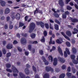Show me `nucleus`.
<instances>
[{"mask_svg":"<svg viewBox=\"0 0 78 78\" xmlns=\"http://www.w3.org/2000/svg\"><path fill=\"white\" fill-rule=\"evenodd\" d=\"M36 28V24L33 22L31 23L29 26V32L31 33L33 30H34Z\"/></svg>","mask_w":78,"mask_h":78,"instance_id":"1","label":"nucleus"},{"mask_svg":"<svg viewBox=\"0 0 78 78\" xmlns=\"http://www.w3.org/2000/svg\"><path fill=\"white\" fill-rule=\"evenodd\" d=\"M26 67L27 68L25 69L24 72H25V73H26V75H28L29 74H30V71L28 69L30 68V65L28 64H27L26 65Z\"/></svg>","mask_w":78,"mask_h":78,"instance_id":"2","label":"nucleus"},{"mask_svg":"<svg viewBox=\"0 0 78 78\" xmlns=\"http://www.w3.org/2000/svg\"><path fill=\"white\" fill-rule=\"evenodd\" d=\"M66 51H64V56L65 58H67V54L69 55H70V52L67 48H66Z\"/></svg>","mask_w":78,"mask_h":78,"instance_id":"3","label":"nucleus"},{"mask_svg":"<svg viewBox=\"0 0 78 78\" xmlns=\"http://www.w3.org/2000/svg\"><path fill=\"white\" fill-rule=\"evenodd\" d=\"M36 24L37 25H40L41 27L43 28H44V26H45V25L44 24V23L42 21H37L36 22Z\"/></svg>","mask_w":78,"mask_h":78,"instance_id":"4","label":"nucleus"},{"mask_svg":"<svg viewBox=\"0 0 78 78\" xmlns=\"http://www.w3.org/2000/svg\"><path fill=\"white\" fill-rule=\"evenodd\" d=\"M12 72L15 73H19V71L14 66H12Z\"/></svg>","mask_w":78,"mask_h":78,"instance_id":"5","label":"nucleus"},{"mask_svg":"<svg viewBox=\"0 0 78 78\" xmlns=\"http://www.w3.org/2000/svg\"><path fill=\"white\" fill-rule=\"evenodd\" d=\"M21 43L23 45H25L27 44V40L24 38H22L21 39Z\"/></svg>","mask_w":78,"mask_h":78,"instance_id":"6","label":"nucleus"},{"mask_svg":"<svg viewBox=\"0 0 78 78\" xmlns=\"http://www.w3.org/2000/svg\"><path fill=\"white\" fill-rule=\"evenodd\" d=\"M41 59L43 60V62H44L45 65H48L49 63L47 61L46 59H45V57L44 56H42Z\"/></svg>","mask_w":78,"mask_h":78,"instance_id":"7","label":"nucleus"},{"mask_svg":"<svg viewBox=\"0 0 78 78\" xmlns=\"http://www.w3.org/2000/svg\"><path fill=\"white\" fill-rule=\"evenodd\" d=\"M45 69L47 72H53V69L50 66H46L45 68Z\"/></svg>","mask_w":78,"mask_h":78,"instance_id":"8","label":"nucleus"},{"mask_svg":"<svg viewBox=\"0 0 78 78\" xmlns=\"http://www.w3.org/2000/svg\"><path fill=\"white\" fill-rule=\"evenodd\" d=\"M58 4L61 7H63L64 6V3L63 0H59Z\"/></svg>","mask_w":78,"mask_h":78,"instance_id":"9","label":"nucleus"},{"mask_svg":"<svg viewBox=\"0 0 78 78\" xmlns=\"http://www.w3.org/2000/svg\"><path fill=\"white\" fill-rule=\"evenodd\" d=\"M39 13L40 14H42V11L41 10H38V9H37V8H36V9L34 11V15L36 14H37V13Z\"/></svg>","mask_w":78,"mask_h":78,"instance_id":"10","label":"nucleus"},{"mask_svg":"<svg viewBox=\"0 0 78 78\" xmlns=\"http://www.w3.org/2000/svg\"><path fill=\"white\" fill-rule=\"evenodd\" d=\"M6 47L7 49H11V48H12L13 47L12 44L9 43L7 45Z\"/></svg>","mask_w":78,"mask_h":78,"instance_id":"11","label":"nucleus"},{"mask_svg":"<svg viewBox=\"0 0 78 78\" xmlns=\"http://www.w3.org/2000/svg\"><path fill=\"white\" fill-rule=\"evenodd\" d=\"M19 75L22 78H30V77L28 76H27L26 77L21 72H20L19 73Z\"/></svg>","mask_w":78,"mask_h":78,"instance_id":"12","label":"nucleus"},{"mask_svg":"<svg viewBox=\"0 0 78 78\" xmlns=\"http://www.w3.org/2000/svg\"><path fill=\"white\" fill-rule=\"evenodd\" d=\"M61 34H62V36H64L66 39H67L68 41H70V39L69 37H67V36L65 34L64 32H61Z\"/></svg>","mask_w":78,"mask_h":78,"instance_id":"13","label":"nucleus"},{"mask_svg":"<svg viewBox=\"0 0 78 78\" xmlns=\"http://www.w3.org/2000/svg\"><path fill=\"white\" fill-rule=\"evenodd\" d=\"M58 59L59 61H60V62H61L62 63H64V62H65L66 61V60H65L64 58H62L61 57H59L58 58Z\"/></svg>","mask_w":78,"mask_h":78,"instance_id":"14","label":"nucleus"},{"mask_svg":"<svg viewBox=\"0 0 78 78\" xmlns=\"http://www.w3.org/2000/svg\"><path fill=\"white\" fill-rule=\"evenodd\" d=\"M58 52L60 55H61L62 56H63V53H62V51L61 50V48L59 47L58 48Z\"/></svg>","mask_w":78,"mask_h":78,"instance_id":"15","label":"nucleus"},{"mask_svg":"<svg viewBox=\"0 0 78 78\" xmlns=\"http://www.w3.org/2000/svg\"><path fill=\"white\" fill-rule=\"evenodd\" d=\"M66 34L67 36H68L69 37H71L72 36V33H71V32L69 30H67L66 32Z\"/></svg>","mask_w":78,"mask_h":78,"instance_id":"16","label":"nucleus"},{"mask_svg":"<svg viewBox=\"0 0 78 78\" xmlns=\"http://www.w3.org/2000/svg\"><path fill=\"white\" fill-rule=\"evenodd\" d=\"M57 62H58V61L57 60V58H55L54 59V66H56L57 65Z\"/></svg>","mask_w":78,"mask_h":78,"instance_id":"17","label":"nucleus"},{"mask_svg":"<svg viewBox=\"0 0 78 78\" xmlns=\"http://www.w3.org/2000/svg\"><path fill=\"white\" fill-rule=\"evenodd\" d=\"M0 3L2 6H5L6 5V2L4 1H1Z\"/></svg>","mask_w":78,"mask_h":78,"instance_id":"18","label":"nucleus"},{"mask_svg":"<svg viewBox=\"0 0 78 78\" xmlns=\"http://www.w3.org/2000/svg\"><path fill=\"white\" fill-rule=\"evenodd\" d=\"M9 12H10V10L8 8H7L5 10V14H9Z\"/></svg>","mask_w":78,"mask_h":78,"instance_id":"19","label":"nucleus"},{"mask_svg":"<svg viewBox=\"0 0 78 78\" xmlns=\"http://www.w3.org/2000/svg\"><path fill=\"white\" fill-rule=\"evenodd\" d=\"M56 42L57 44H62V39H61V40L60 41L59 39H57L55 41Z\"/></svg>","mask_w":78,"mask_h":78,"instance_id":"20","label":"nucleus"},{"mask_svg":"<svg viewBox=\"0 0 78 78\" xmlns=\"http://www.w3.org/2000/svg\"><path fill=\"white\" fill-rule=\"evenodd\" d=\"M74 32H73V34H77L78 33V30L76 28H74L73 29Z\"/></svg>","mask_w":78,"mask_h":78,"instance_id":"21","label":"nucleus"},{"mask_svg":"<svg viewBox=\"0 0 78 78\" xmlns=\"http://www.w3.org/2000/svg\"><path fill=\"white\" fill-rule=\"evenodd\" d=\"M16 18L17 20H20V15L19 13H18L16 16Z\"/></svg>","mask_w":78,"mask_h":78,"instance_id":"22","label":"nucleus"},{"mask_svg":"<svg viewBox=\"0 0 78 78\" xmlns=\"http://www.w3.org/2000/svg\"><path fill=\"white\" fill-rule=\"evenodd\" d=\"M54 27L55 30L58 31L59 30V25L57 24H54Z\"/></svg>","mask_w":78,"mask_h":78,"instance_id":"23","label":"nucleus"},{"mask_svg":"<svg viewBox=\"0 0 78 78\" xmlns=\"http://www.w3.org/2000/svg\"><path fill=\"white\" fill-rule=\"evenodd\" d=\"M30 36L32 39H34L36 37V34H35L32 33L30 34Z\"/></svg>","mask_w":78,"mask_h":78,"instance_id":"24","label":"nucleus"},{"mask_svg":"<svg viewBox=\"0 0 78 78\" xmlns=\"http://www.w3.org/2000/svg\"><path fill=\"white\" fill-rule=\"evenodd\" d=\"M72 51H73V53L74 54H75L76 53V49L74 47L72 48Z\"/></svg>","mask_w":78,"mask_h":78,"instance_id":"25","label":"nucleus"},{"mask_svg":"<svg viewBox=\"0 0 78 78\" xmlns=\"http://www.w3.org/2000/svg\"><path fill=\"white\" fill-rule=\"evenodd\" d=\"M52 10L53 12H54V13H56L57 12H60V10L59 9H58L56 10V11H55V9L53 8L52 9Z\"/></svg>","mask_w":78,"mask_h":78,"instance_id":"26","label":"nucleus"},{"mask_svg":"<svg viewBox=\"0 0 78 78\" xmlns=\"http://www.w3.org/2000/svg\"><path fill=\"white\" fill-rule=\"evenodd\" d=\"M41 42H45V38L44 36H43L42 37V39L41 40Z\"/></svg>","mask_w":78,"mask_h":78,"instance_id":"27","label":"nucleus"},{"mask_svg":"<svg viewBox=\"0 0 78 78\" xmlns=\"http://www.w3.org/2000/svg\"><path fill=\"white\" fill-rule=\"evenodd\" d=\"M49 75L48 73H46L43 76L44 78H49Z\"/></svg>","mask_w":78,"mask_h":78,"instance_id":"28","label":"nucleus"},{"mask_svg":"<svg viewBox=\"0 0 78 78\" xmlns=\"http://www.w3.org/2000/svg\"><path fill=\"white\" fill-rule=\"evenodd\" d=\"M72 61L73 62V63L74 64H77L78 63V61L74 59V60H72Z\"/></svg>","mask_w":78,"mask_h":78,"instance_id":"29","label":"nucleus"},{"mask_svg":"<svg viewBox=\"0 0 78 78\" xmlns=\"http://www.w3.org/2000/svg\"><path fill=\"white\" fill-rule=\"evenodd\" d=\"M6 66L7 68H9L11 67V65L9 63H6Z\"/></svg>","mask_w":78,"mask_h":78,"instance_id":"30","label":"nucleus"},{"mask_svg":"<svg viewBox=\"0 0 78 78\" xmlns=\"http://www.w3.org/2000/svg\"><path fill=\"white\" fill-rule=\"evenodd\" d=\"M72 22L74 23H76V22H78V20L77 19H73L71 20Z\"/></svg>","mask_w":78,"mask_h":78,"instance_id":"31","label":"nucleus"},{"mask_svg":"<svg viewBox=\"0 0 78 78\" xmlns=\"http://www.w3.org/2000/svg\"><path fill=\"white\" fill-rule=\"evenodd\" d=\"M32 69L34 72L35 73H36V72H37V70L36 69V68L34 66H32Z\"/></svg>","mask_w":78,"mask_h":78,"instance_id":"32","label":"nucleus"},{"mask_svg":"<svg viewBox=\"0 0 78 78\" xmlns=\"http://www.w3.org/2000/svg\"><path fill=\"white\" fill-rule=\"evenodd\" d=\"M65 74L62 73L59 76V78H64L65 77Z\"/></svg>","mask_w":78,"mask_h":78,"instance_id":"33","label":"nucleus"},{"mask_svg":"<svg viewBox=\"0 0 78 78\" xmlns=\"http://www.w3.org/2000/svg\"><path fill=\"white\" fill-rule=\"evenodd\" d=\"M66 44L67 46L68 47H70V43L69 41H67L66 43Z\"/></svg>","mask_w":78,"mask_h":78,"instance_id":"34","label":"nucleus"},{"mask_svg":"<svg viewBox=\"0 0 78 78\" xmlns=\"http://www.w3.org/2000/svg\"><path fill=\"white\" fill-rule=\"evenodd\" d=\"M7 58H9L11 56V53L10 52H8L6 54V55Z\"/></svg>","mask_w":78,"mask_h":78,"instance_id":"35","label":"nucleus"},{"mask_svg":"<svg viewBox=\"0 0 78 78\" xmlns=\"http://www.w3.org/2000/svg\"><path fill=\"white\" fill-rule=\"evenodd\" d=\"M23 26H24V24L21 22L19 23V27H22Z\"/></svg>","mask_w":78,"mask_h":78,"instance_id":"36","label":"nucleus"},{"mask_svg":"<svg viewBox=\"0 0 78 78\" xmlns=\"http://www.w3.org/2000/svg\"><path fill=\"white\" fill-rule=\"evenodd\" d=\"M70 58L71 59H73L72 60H74L75 59V56L74 55H71L70 56Z\"/></svg>","mask_w":78,"mask_h":78,"instance_id":"37","label":"nucleus"},{"mask_svg":"<svg viewBox=\"0 0 78 78\" xmlns=\"http://www.w3.org/2000/svg\"><path fill=\"white\" fill-rule=\"evenodd\" d=\"M39 53L41 55H44V51L42 50H40L39 51Z\"/></svg>","mask_w":78,"mask_h":78,"instance_id":"38","label":"nucleus"},{"mask_svg":"<svg viewBox=\"0 0 78 78\" xmlns=\"http://www.w3.org/2000/svg\"><path fill=\"white\" fill-rule=\"evenodd\" d=\"M45 26L46 28V29H49V25L48 23H46L45 24Z\"/></svg>","mask_w":78,"mask_h":78,"instance_id":"39","label":"nucleus"},{"mask_svg":"<svg viewBox=\"0 0 78 78\" xmlns=\"http://www.w3.org/2000/svg\"><path fill=\"white\" fill-rule=\"evenodd\" d=\"M49 60H51V62H52L53 60L52 56L49 55L48 58Z\"/></svg>","mask_w":78,"mask_h":78,"instance_id":"40","label":"nucleus"},{"mask_svg":"<svg viewBox=\"0 0 78 78\" xmlns=\"http://www.w3.org/2000/svg\"><path fill=\"white\" fill-rule=\"evenodd\" d=\"M49 27L50 29L52 30H53L54 28L53 27V26L51 25V23H50L49 24Z\"/></svg>","mask_w":78,"mask_h":78,"instance_id":"41","label":"nucleus"},{"mask_svg":"<svg viewBox=\"0 0 78 78\" xmlns=\"http://www.w3.org/2000/svg\"><path fill=\"white\" fill-rule=\"evenodd\" d=\"M2 51L3 55H6V49L4 48L2 49Z\"/></svg>","mask_w":78,"mask_h":78,"instance_id":"42","label":"nucleus"},{"mask_svg":"<svg viewBox=\"0 0 78 78\" xmlns=\"http://www.w3.org/2000/svg\"><path fill=\"white\" fill-rule=\"evenodd\" d=\"M62 18L64 19H66L67 18V15H65V14H63L62 15Z\"/></svg>","mask_w":78,"mask_h":78,"instance_id":"43","label":"nucleus"},{"mask_svg":"<svg viewBox=\"0 0 78 78\" xmlns=\"http://www.w3.org/2000/svg\"><path fill=\"white\" fill-rule=\"evenodd\" d=\"M28 50H30V51H31V50L32 46H31V45L29 44L28 45Z\"/></svg>","mask_w":78,"mask_h":78,"instance_id":"44","label":"nucleus"},{"mask_svg":"<svg viewBox=\"0 0 78 78\" xmlns=\"http://www.w3.org/2000/svg\"><path fill=\"white\" fill-rule=\"evenodd\" d=\"M54 16L55 17H56V18H58V17H59V15L58 14V13H55Z\"/></svg>","mask_w":78,"mask_h":78,"instance_id":"45","label":"nucleus"},{"mask_svg":"<svg viewBox=\"0 0 78 78\" xmlns=\"http://www.w3.org/2000/svg\"><path fill=\"white\" fill-rule=\"evenodd\" d=\"M72 7L69 6V5H68L66 7V9L68 10H70L71 9H72Z\"/></svg>","mask_w":78,"mask_h":78,"instance_id":"46","label":"nucleus"},{"mask_svg":"<svg viewBox=\"0 0 78 78\" xmlns=\"http://www.w3.org/2000/svg\"><path fill=\"white\" fill-rule=\"evenodd\" d=\"M72 71L73 73H76V69L74 68H72Z\"/></svg>","mask_w":78,"mask_h":78,"instance_id":"47","label":"nucleus"},{"mask_svg":"<svg viewBox=\"0 0 78 78\" xmlns=\"http://www.w3.org/2000/svg\"><path fill=\"white\" fill-rule=\"evenodd\" d=\"M17 49L20 52H22V49L20 48V47H17Z\"/></svg>","mask_w":78,"mask_h":78,"instance_id":"48","label":"nucleus"},{"mask_svg":"<svg viewBox=\"0 0 78 78\" xmlns=\"http://www.w3.org/2000/svg\"><path fill=\"white\" fill-rule=\"evenodd\" d=\"M66 75H67L68 77H69V76H71L72 75V73H67L66 74Z\"/></svg>","mask_w":78,"mask_h":78,"instance_id":"49","label":"nucleus"},{"mask_svg":"<svg viewBox=\"0 0 78 78\" xmlns=\"http://www.w3.org/2000/svg\"><path fill=\"white\" fill-rule=\"evenodd\" d=\"M55 22H56V23L58 24V25H60V24H61L60 22H59V21L57 19L55 20Z\"/></svg>","mask_w":78,"mask_h":78,"instance_id":"50","label":"nucleus"},{"mask_svg":"<svg viewBox=\"0 0 78 78\" xmlns=\"http://www.w3.org/2000/svg\"><path fill=\"white\" fill-rule=\"evenodd\" d=\"M43 33H44V36H45H45H47V31H44V32Z\"/></svg>","mask_w":78,"mask_h":78,"instance_id":"51","label":"nucleus"},{"mask_svg":"<svg viewBox=\"0 0 78 78\" xmlns=\"http://www.w3.org/2000/svg\"><path fill=\"white\" fill-rule=\"evenodd\" d=\"M16 17H15V14H12V20H14V19H15Z\"/></svg>","mask_w":78,"mask_h":78,"instance_id":"52","label":"nucleus"},{"mask_svg":"<svg viewBox=\"0 0 78 78\" xmlns=\"http://www.w3.org/2000/svg\"><path fill=\"white\" fill-rule=\"evenodd\" d=\"M65 14L66 15V16L67 15L68 16H69L70 14V12H69L68 11H66L65 12Z\"/></svg>","mask_w":78,"mask_h":78,"instance_id":"53","label":"nucleus"},{"mask_svg":"<svg viewBox=\"0 0 78 78\" xmlns=\"http://www.w3.org/2000/svg\"><path fill=\"white\" fill-rule=\"evenodd\" d=\"M22 36H23V37H27V34H22Z\"/></svg>","mask_w":78,"mask_h":78,"instance_id":"54","label":"nucleus"},{"mask_svg":"<svg viewBox=\"0 0 78 78\" xmlns=\"http://www.w3.org/2000/svg\"><path fill=\"white\" fill-rule=\"evenodd\" d=\"M13 44H18V42L16 40H14L13 41Z\"/></svg>","mask_w":78,"mask_h":78,"instance_id":"55","label":"nucleus"},{"mask_svg":"<svg viewBox=\"0 0 78 78\" xmlns=\"http://www.w3.org/2000/svg\"><path fill=\"white\" fill-rule=\"evenodd\" d=\"M67 70L69 72H70L71 71V68H70V66L68 67Z\"/></svg>","mask_w":78,"mask_h":78,"instance_id":"56","label":"nucleus"},{"mask_svg":"<svg viewBox=\"0 0 78 78\" xmlns=\"http://www.w3.org/2000/svg\"><path fill=\"white\" fill-rule=\"evenodd\" d=\"M6 71L7 72H10V73H11L12 72V70H11L10 69H6Z\"/></svg>","mask_w":78,"mask_h":78,"instance_id":"57","label":"nucleus"},{"mask_svg":"<svg viewBox=\"0 0 78 78\" xmlns=\"http://www.w3.org/2000/svg\"><path fill=\"white\" fill-rule=\"evenodd\" d=\"M13 28V26L12 25H10L9 26V28L10 30H12Z\"/></svg>","mask_w":78,"mask_h":78,"instance_id":"58","label":"nucleus"},{"mask_svg":"<svg viewBox=\"0 0 78 78\" xmlns=\"http://www.w3.org/2000/svg\"><path fill=\"white\" fill-rule=\"evenodd\" d=\"M67 27L68 28H70V29H73V27L71 25H68Z\"/></svg>","mask_w":78,"mask_h":78,"instance_id":"59","label":"nucleus"},{"mask_svg":"<svg viewBox=\"0 0 78 78\" xmlns=\"http://www.w3.org/2000/svg\"><path fill=\"white\" fill-rule=\"evenodd\" d=\"M29 16H26L25 17V21H27L28 19Z\"/></svg>","mask_w":78,"mask_h":78,"instance_id":"60","label":"nucleus"},{"mask_svg":"<svg viewBox=\"0 0 78 78\" xmlns=\"http://www.w3.org/2000/svg\"><path fill=\"white\" fill-rule=\"evenodd\" d=\"M6 44V41H2V44L3 45H5Z\"/></svg>","mask_w":78,"mask_h":78,"instance_id":"61","label":"nucleus"},{"mask_svg":"<svg viewBox=\"0 0 78 78\" xmlns=\"http://www.w3.org/2000/svg\"><path fill=\"white\" fill-rule=\"evenodd\" d=\"M69 2H70V0H66L65 3L66 4H68Z\"/></svg>","mask_w":78,"mask_h":78,"instance_id":"62","label":"nucleus"},{"mask_svg":"<svg viewBox=\"0 0 78 78\" xmlns=\"http://www.w3.org/2000/svg\"><path fill=\"white\" fill-rule=\"evenodd\" d=\"M62 68L63 70H64L66 69V66H65V65H63L62 66Z\"/></svg>","mask_w":78,"mask_h":78,"instance_id":"63","label":"nucleus"},{"mask_svg":"<svg viewBox=\"0 0 78 78\" xmlns=\"http://www.w3.org/2000/svg\"><path fill=\"white\" fill-rule=\"evenodd\" d=\"M6 20L7 22H8L9 20H10V17L9 16H7L6 17Z\"/></svg>","mask_w":78,"mask_h":78,"instance_id":"64","label":"nucleus"}]
</instances>
